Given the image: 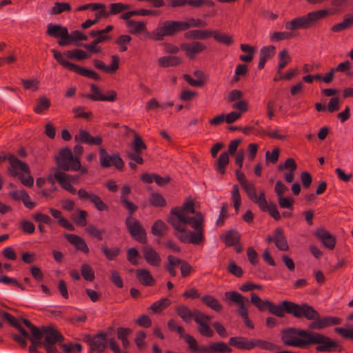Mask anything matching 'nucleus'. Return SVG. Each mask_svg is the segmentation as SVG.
I'll return each mask as SVG.
<instances>
[{"mask_svg":"<svg viewBox=\"0 0 353 353\" xmlns=\"http://www.w3.org/2000/svg\"><path fill=\"white\" fill-rule=\"evenodd\" d=\"M168 222L181 242L193 245L204 242L205 216L201 212H195L192 199L185 201L181 207L172 208Z\"/></svg>","mask_w":353,"mask_h":353,"instance_id":"nucleus-1","label":"nucleus"},{"mask_svg":"<svg viewBox=\"0 0 353 353\" xmlns=\"http://www.w3.org/2000/svg\"><path fill=\"white\" fill-rule=\"evenodd\" d=\"M268 310L279 317H283L285 312L296 318L305 317L307 320L314 319L318 316V312L310 305H299L288 301H283L281 305H274L271 302Z\"/></svg>","mask_w":353,"mask_h":353,"instance_id":"nucleus-2","label":"nucleus"},{"mask_svg":"<svg viewBox=\"0 0 353 353\" xmlns=\"http://www.w3.org/2000/svg\"><path fill=\"white\" fill-rule=\"evenodd\" d=\"M335 11L329 9L314 10L292 19L285 23V28L288 30H296L300 29H310L315 26L321 20L329 15L333 14Z\"/></svg>","mask_w":353,"mask_h":353,"instance_id":"nucleus-3","label":"nucleus"},{"mask_svg":"<svg viewBox=\"0 0 353 353\" xmlns=\"http://www.w3.org/2000/svg\"><path fill=\"white\" fill-rule=\"evenodd\" d=\"M10 167L9 172L13 176H18L21 183L26 187H32L34 183V179L30 175V170L28 165L19 160L15 156L10 155L8 157Z\"/></svg>","mask_w":353,"mask_h":353,"instance_id":"nucleus-4","label":"nucleus"},{"mask_svg":"<svg viewBox=\"0 0 353 353\" xmlns=\"http://www.w3.org/2000/svg\"><path fill=\"white\" fill-rule=\"evenodd\" d=\"M309 334L310 331L289 328L283 331L281 339L286 345L303 348L307 346Z\"/></svg>","mask_w":353,"mask_h":353,"instance_id":"nucleus-5","label":"nucleus"},{"mask_svg":"<svg viewBox=\"0 0 353 353\" xmlns=\"http://www.w3.org/2000/svg\"><path fill=\"white\" fill-rule=\"evenodd\" d=\"M51 52L53 53L54 57L57 61L63 67L68 69L69 70L74 72L83 77H86L94 80H98L100 79V76L96 72L88 70L85 68L69 62L68 61V58L66 54V52L61 53L55 49H52Z\"/></svg>","mask_w":353,"mask_h":353,"instance_id":"nucleus-6","label":"nucleus"},{"mask_svg":"<svg viewBox=\"0 0 353 353\" xmlns=\"http://www.w3.org/2000/svg\"><path fill=\"white\" fill-rule=\"evenodd\" d=\"M181 21H165L159 23L157 27L151 32L150 37L155 41H161L165 37L173 36L183 31Z\"/></svg>","mask_w":353,"mask_h":353,"instance_id":"nucleus-7","label":"nucleus"},{"mask_svg":"<svg viewBox=\"0 0 353 353\" xmlns=\"http://www.w3.org/2000/svg\"><path fill=\"white\" fill-rule=\"evenodd\" d=\"M41 334L44 338L41 345L47 353H57V347L63 340V336L54 328L51 327H43Z\"/></svg>","mask_w":353,"mask_h":353,"instance_id":"nucleus-8","label":"nucleus"},{"mask_svg":"<svg viewBox=\"0 0 353 353\" xmlns=\"http://www.w3.org/2000/svg\"><path fill=\"white\" fill-rule=\"evenodd\" d=\"M57 165L63 170H70L77 171L80 169L81 162L77 157H74L71 150L68 148L61 149L56 157Z\"/></svg>","mask_w":353,"mask_h":353,"instance_id":"nucleus-9","label":"nucleus"},{"mask_svg":"<svg viewBox=\"0 0 353 353\" xmlns=\"http://www.w3.org/2000/svg\"><path fill=\"white\" fill-rule=\"evenodd\" d=\"M307 339V345L310 344L318 345L316 347L318 352H330L332 347L336 345L335 341L319 333L310 332Z\"/></svg>","mask_w":353,"mask_h":353,"instance_id":"nucleus-10","label":"nucleus"},{"mask_svg":"<svg viewBox=\"0 0 353 353\" xmlns=\"http://www.w3.org/2000/svg\"><path fill=\"white\" fill-rule=\"evenodd\" d=\"M225 296L237 305L238 312L242 318L248 316L249 301L247 298L234 291L226 292Z\"/></svg>","mask_w":353,"mask_h":353,"instance_id":"nucleus-11","label":"nucleus"},{"mask_svg":"<svg viewBox=\"0 0 353 353\" xmlns=\"http://www.w3.org/2000/svg\"><path fill=\"white\" fill-rule=\"evenodd\" d=\"M100 164L103 168L114 166L118 170H121L124 165L123 161L117 154H109L103 148L99 150Z\"/></svg>","mask_w":353,"mask_h":353,"instance_id":"nucleus-12","label":"nucleus"},{"mask_svg":"<svg viewBox=\"0 0 353 353\" xmlns=\"http://www.w3.org/2000/svg\"><path fill=\"white\" fill-rule=\"evenodd\" d=\"M77 194L80 200L91 202L99 211H105L108 210L107 205L97 194L94 192L81 188L79 190Z\"/></svg>","mask_w":353,"mask_h":353,"instance_id":"nucleus-13","label":"nucleus"},{"mask_svg":"<svg viewBox=\"0 0 353 353\" xmlns=\"http://www.w3.org/2000/svg\"><path fill=\"white\" fill-rule=\"evenodd\" d=\"M126 225L130 234L134 239L142 243L146 242L145 230L137 220L130 216L126 219Z\"/></svg>","mask_w":353,"mask_h":353,"instance_id":"nucleus-14","label":"nucleus"},{"mask_svg":"<svg viewBox=\"0 0 353 353\" xmlns=\"http://www.w3.org/2000/svg\"><path fill=\"white\" fill-rule=\"evenodd\" d=\"M24 325L29 329L31 336L30 337L32 345L29 347L30 353H35L38 347L42 345L41 339L42 334L41 330L36 326L33 325L29 320H23Z\"/></svg>","mask_w":353,"mask_h":353,"instance_id":"nucleus-15","label":"nucleus"},{"mask_svg":"<svg viewBox=\"0 0 353 353\" xmlns=\"http://www.w3.org/2000/svg\"><path fill=\"white\" fill-rule=\"evenodd\" d=\"M318 316L314 319L313 322L310 325V328L314 330H322L325 327L339 325L342 322V319L336 316H324L319 318Z\"/></svg>","mask_w":353,"mask_h":353,"instance_id":"nucleus-16","label":"nucleus"},{"mask_svg":"<svg viewBox=\"0 0 353 353\" xmlns=\"http://www.w3.org/2000/svg\"><path fill=\"white\" fill-rule=\"evenodd\" d=\"M87 341L90 348L91 353H101L104 351L107 345L106 334L101 333L94 336H89Z\"/></svg>","mask_w":353,"mask_h":353,"instance_id":"nucleus-17","label":"nucleus"},{"mask_svg":"<svg viewBox=\"0 0 353 353\" xmlns=\"http://www.w3.org/2000/svg\"><path fill=\"white\" fill-rule=\"evenodd\" d=\"M117 94L114 90H108L103 94L99 88L95 85H91V94L88 98L94 101L114 102L117 99Z\"/></svg>","mask_w":353,"mask_h":353,"instance_id":"nucleus-18","label":"nucleus"},{"mask_svg":"<svg viewBox=\"0 0 353 353\" xmlns=\"http://www.w3.org/2000/svg\"><path fill=\"white\" fill-rule=\"evenodd\" d=\"M266 240L268 242H274L276 248L280 250L286 251L289 248L286 238L280 228L275 229L273 236H268Z\"/></svg>","mask_w":353,"mask_h":353,"instance_id":"nucleus-19","label":"nucleus"},{"mask_svg":"<svg viewBox=\"0 0 353 353\" xmlns=\"http://www.w3.org/2000/svg\"><path fill=\"white\" fill-rule=\"evenodd\" d=\"M93 63L96 68L108 74H113L119 69V57L117 55H112L111 64L109 65H106L103 61L99 59H94Z\"/></svg>","mask_w":353,"mask_h":353,"instance_id":"nucleus-20","label":"nucleus"},{"mask_svg":"<svg viewBox=\"0 0 353 353\" xmlns=\"http://www.w3.org/2000/svg\"><path fill=\"white\" fill-rule=\"evenodd\" d=\"M54 178L60 184L61 188L72 194H75L76 190L70 183L72 181L76 179L73 176L62 172H57L54 174Z\"/></svg>","mask_w":353,"mask_h":353,"instance_id":"nucleus-21","label":"nucleus"},{"mask_svg":"<svg viewBox=\"0 0 353 353\" xmlns=\"http://www.w3.org/2000/svg\"><path fill=\"white\" fill-rule=\"evenodd\" d=\"M181 48L190 59H194L195 56L206 49V46L200 42L196 41L191 43H183Z\"/></svg>","mask_w":353,"mask_h":353,"instance_id":"nucleus-22","label":"nucleus"},{"mask_svg":"<svg viewBox=\"0 0 353 353\" xmlns=\"http://www.w3.org/2000/svg\"><path fill=\"white\" fill-rule=\"evenodd\" d=\"M315 235L321 241L322 243L327 248L332 250L334 248L336 243L334 237L332 236L325 229H317L315 232Z\"/></svg>","mask_w":353,"mask_h":353,"instance_id":"nucleus-23","label":"nucleus"},{"mask_svg":"<svg viewBox=\"0 0 353 353\" xmlns=\"http://www.w3.org/2000/svg\"><path fill=\"white\" fill-rule=\"evenodd\" d=\"M230 345L242 350H251L255 347V342L250 341L244 337H231L229 341Z\"/></svg>","mask_w":353,"mask_h":353,"instance_id":"nucleus-24","label":"nucleus"},{"mask_svg":"<svg viewBox=\"0 0 353 353\" xmlns=\"http://www.w3.org/2000/svg\"><path fill=\"white\" fill-rule=\"evenodd\" d=\"M66 239L72 244L77 250L84 253L89 252V248L85 241L80 236L73 234H66L64 235Z\"/></svg>","mask_w":353,"mask_h":353,"instance_id":"nucleus-25","label":"nucleus"},{"mask_svg":"<svg viewBox=\"0 0 353 353\" xmlns=\"http://www.w3.org/2000/svg\"><path fill=\"white\" fill-rule=\"evenodd\" d=\"M75 139L90 145H99L102 143V139L100 136L93 137L88 132L83 130L79 132V136H76Z\"/></svg>","mask_w":353,"mask_h":353,"instance_id":"nucleus-26","label":"nucleus"},{"mask_svg":"<svg viewBox=\"0 0 353 353\" xmlns=\"http://www.w3.org/2000/svg\"><path fill=\"white\" fill-rule=\"evenodd\" d=\"M136 276L138 281L145 286H152L155 281L150 272L145 269H138L136 270Z\"/></svg>","mask_w":353,"mask_h":353,"instance_id":"nucleus-27","label":"nucleus"},{"mask_svg":"<svg viewBox=\"0 0 353 353\" xmlns=\"http://www.w3.org/2000/svg\"><path fill=\"white\" fill-rule=\"evenodd\" d=\"M126 27L129 29V32L132 34H139L145 32L147 34H150L147 31L146 23L144 21H139L133 20L132 21H128Z\"/></svg>","mask_w":353,"mask_h":353,"instance_id":"nucleus-28","label":"nucleus"},{"mask_svg":"<svg viewBox=\"0 0 353 353\" xmlns=\"http://www.w3.org/2000/svg\"><path fill=\"white\" fill-rule=\"evenodd\" d=\"M143 256L150 265L158 266L161 263L159 254L152 248H145L143 250Z\"/></svg>","mask_w":353,"mask_h":353,"instance_id":"nucleus-29","label":"nucleus"},{"mask_svg":"<svg viewBox=\"0 0 353 353\" xmlns=\"http://www.w3.org/2000/svg\"><path fill=\"white\" fill-rule=\"evenodd\" d=\"M231 348L225 343H214L209 346H204L203 353H225L230 352Z\"/></svg>","mask_w":353,"mask_h":353,"instance_id":"nucleus-30","label":"nucleus"},{"mask_svg":"<svg viewBox=\"0 0 353 353\" xmlns=\"http://www.w3.org/2000/svg\"><path fill=\"white\" fill-rule=\"evenodd\" d=\"M181 63V59L176 56H164L159 58L158 64L163 68L176 66Z\"/></svg>","mask_w":353,"mask_h":353,"instance_id":"nucleus-31","label":"nucleus"},{"mask_svg":"<svg viewBox=\"0 0 353 353\" xmlns=\"http://www.w3.org/2000/svg\"><path fill=\"white\" fill-rule=\"evenodd\" d=\"M278 60L277 72L281 73V70L292 61V57L287 49H283L279 52Z\"/></svg>","mask_w":353,"mask_h":353,"instance_id":"nucleus-32","label":"nucleus"},{"mask_svg":"<svg viewBox=\"0 0 353 353\" xmlns=\"http://www.w3.org/2000/svg\"><path fill=\"white\" fill-rule=\"evenodd\" d=\"M212 35V31L194 30L185 33V37L188 39H205Z\"/></svg>","mask_w":353,"mask_h":353,"instance_id":"nucleus-33","label":"nucleus"},{"mask_svg":"<svg viewBox=\"0 0 353 353\" xmlns=\"http://www.w3.org/2000/svg\"><path fill=\"white\" fill-rule=\"evenodd\" d=\"M240 48L242 52L245 53V54H241L239 57L240 60L245 63L250 62L254 58V54L256 50V48L248 44L243 43L241 44Z\"/></svg>","mask_w":353,"mask_h":353,"instance_id":"nucleus-34","label":"nucleus"},{"mask_svg":"<svg viewBox=\"0 0 353 353\" xmlns=\"http://www.w3.org/2000/svg\"><path fill=\"white\" fill-rule=\"evenodd\" d=\"M68 28L60 25L50 23L48 26L47 34L51 37L59 38L67 35Z\"/></svg>","mask_w":353,"mask_h":353,"instance_id":"nucleus-35","label":"nucleus"},{"mask_svg":"<svg viewBox=\"0 0 353 353\" xmlns=\"http://www.w3.org/2000/svg\"><path fill=\"white\" fill-rule=\"evenodd\" d=\"M353 25V15L349 14L344 17L343 21L341 23L334 25L331 30L332 32H339L345 30Z\"/></svg>","mask_w":353,"mask_h":353,"instance_id":"nucleus-36","label":"nucleus"},{"mask_svg":"<svg viewBox=\"0 0 353 353\" xmlns=\"http://www.w3.org/2000/svg\"><path fill=\"white\" fill-rule=\"evenodd\" d=\"M250 301L259 310L263 311L265 308H269L271 302L268 300H262L258 295L255 293H252L250 295Z\"/></svg>","mask_w":353,"mask_h":353,"instance_id":"nucleus-37","label":"nucleus"},{"mask_svg":"<svg viewBox=\"0 0 353 353\" xmlns=\"http://www.w3.org/2000/svg\"><path fill=\"white\" fill-rule=\"evenodd\" d=\"M212 36L216 41L226 46L232 45L234 43V39L232 36L222 33L217 30L212 31Z\"/></svg>","mask_w":353,"mask_h":353,"instance_id":"nucleus-38","label":"nucleus"},{"mask_svg":"<svg viewBox=\"0 0 353 353\" xmlns=\"http://www.w3.org/2000/svg\"><path fill=\"white\" fill-rule=\"evenodd\" d=\"M183 338L188 344V347L191 352L194 353H203L204 346H199L193 336L185 334Z\"/></svg>","mask_w":353,"mask_h":353,"instance_id":"nucleus-39","label":"nucleus"},{"mask_svg":"<svg viewBox=\"0 0 353 353\" xmlns=\"http://www.w3.org/2000/svg\"><path fill=\"white\" fill-rule=\"evenodd\" d=\"M240 236L234 230H230L223 236V241L226 246H232L239 243Z\"/></svg>","mask_w":353,"mask_h":353,"instance_id":"nucleus-40","label":"nucleus"},{"mask_svg":"<svg viewBox=\"0 0 353 353\" xmlns=\"http://www.w3.org/2000/svg\"><path fill=\"white\" fill-rule=\"evenodd\" d=\"M168 264L165 266V268L168 270L171 276H175L176 274V268L179 266L181 264V260L172 255H170L168 257Z\"/></svg>","mask_w":353,"mask_h":353,"instance_id":"nucleus-41","label":"nucleus"},{"mask_svg":"<svg viewBox=\"0 0 353 353\" xmlns=\"http://www.w3.org/2000/svg\"><path fill=\"white\" fill-rule=\"evenodd\" d=\"M229 163V154L228 152L221 153L216 163V170L221 174H224L225 172V168Z\"/></svg>","mask_w":353,"mask_h":353,"instance_id":"nucleus-42","label":"nucleus"},{"mask_svg":"<svg viewBox=\"0 0 353 353\" xmlns=\"http://www.w3.org/2000/svg\"><path fill=\"white\" fill-rule=\"evenodd\" d=\"M201 300L208 307L216 312H220L222 310V305L220 304L219 301L212 296H204L202 297Z\"/></svg>","mask_w":353,"mask_h":353,"instance_id":"nucleus-43","label":"nucleus"},{"mask_svg":"<svg viewBox=\"0 0 353 353\" xmlns=\"http://www.w3.org/2000/svg\"><path fill=\"white\" fill-rule=\"evenodd\" d=\"M183 30H186L190 28L201 27L203 28L207 26V23L200 19L190 18L188 21H181Z\"/></svg>","mask_w":353,"mask_h":353,"instance_id":"nucleus-44","label":"nucleus"},{"mask_svg":"<svg viewBox=\"0 0 353 353\" xmlns=\"http://www.w3.org/2000/svg\"><path fill=\"white\" fill-rule=\"evenodd\" d=\"M131 41L132 37L130 35L122 34L119 36L115 41V43L118 46L119 51L121 52H125Z\"/></svg>","mask_w":353,"mask_h":353,"instance_id":"nucleus-45","label":"nucleus"},{"mask_svg":"<svg viewBox=\"0 0 353 353\" xmlns=\"http://www.w3.org/2000/svg\"><path fill=\"white\" fill-rule=\"evenodd\" d=\"M131 332L132 331L130 328L119 327L117 329V338L121 341L124 348H127L130 345L128 337Z\"/></svg>","mask_w":353,"mask_h":353,"instance_id":"nucleus-46","label":"nucleus"},{"mask_svg":"<svg viewBox=\"0 0 353 353\" xmlns=\"http://www.w3.org/2000/svg\"><path fill=\"white\" fill-rule=\"evenodd\" d=\"M231 200L233 202L234 208L236 212L237 213L241 204V197L240 195L239 188L237 185H234L232 186L231 192Z\"/></svg>","mask_w":353,"mask_h":353,"instance_id":"nucleus-47","label":"nucleus"},{"mask_svg":"<svg viewBox=\"0 0 353 353\" xmlns=\"http://www.w3.org/2000/svg\"><path fill=\"white\" fill-rule=\"evenodd\" d=\"M71 10V6L68 3L56 2L50 10L51 14H59L63 12H69Z\"/></svg>","mask_w":353,"mask_h":353,"instance_id":"nucleus-48","label":"nucleus"},{"mask_svg":"<svg viewBox=\"0 0 353 353\" xmlns=\"http://www.w3.org/2000/svg\"><path fill=\"white\" fill-rule=\"evenodd\" d=\"M66 54L68 56V58L74 59L78 61L86 59L90 57V55L86 52L80 49L68 50L66 51Z\"/></svg>","mask_w":353,"mask_h":353,"instance_id":"nucleus-49","label":"nucleus"},{"mask_svg":"<svg viewBox=\"0 0 353 353\" xmlns=\"http://www.w3.org/2000/svg\"><path fill=\"white\" fill-rule=\"evenodd\" d=\"M130 8V5L129 4H125L123 3H112L110 4V11L108 12V14L111 15L117 14Z\"/></svg>","mask_w":353,"mask_h":353,"instance_id":"nucleus-50","label":"nucleus"},{"mask_svg":"<svg viewBox=\"0 0 353 353\" xmlns=\"http://www.w3.org/2000/svg\"><path fill=\"white\" fill-rule=\"evenodd\" d=\"M50 105V100L46 97H41L38 99L37 105L34 107V110L36 113L41 114L43 111L48 110Z\"/></svg>","mask_w":353,"mask_h":353,"instance_id":"nucleus-51","label":"nucleus"},{"mask_svg":"<svg viewBox=\"0 0 353 353\" xmlns=\"http://www.w3.org/2000/svg\"><path fill=\"white\" fill-rule=\"evenodd\" d=\"M171 304V301L168 299H161L150 306V310L154 312H160Z\"/></svg>","mask_w":353,"mask_h":353,"instance_id":"nucleus-52","label":"nucleus"},{"mask_svg":"<svg viewBox=\"0 0 353 353\" xmlns=\"http://www.w3.org/2000/svg\"><path fill=\"white\" fill-rule=\"evenodd\" d=\"M176 312L178 315L186 323L190 322L194 316L190 310L185 305L179 306L176 308Z\"/></svg>","mask_w":353,"mask_h":353,"instance_id":"nucleus-53","label":"nucleus"},{"mask_svg":"<svg viewBox=\"0 0 353 353\" xmlns=\"http://www.w3.org/2000/svg\"><path fill=\"white\" fill-rule=\"evenodd\" d=\"M232 108L235 112L239 113L242 117L243 113H245L249 110V103L245 100H239L232 105Z\"/></svg>","mask_w":353,"mask_h":353,"instance_id":"nucleus-54","label":"nucleus"},{"mask_svg":"<svg viewBox=\"0 0 353 353\" xmlns=\"http://www.w3.org/2000/svg\"><path fill=\"white\" fill-rule=\"evenodd\" d=\"M293 37L292 33L289 32H274L270 34V38L272 42H277L286 39H289Z\"/></svg>","mask_w":353,"mask_h":353,"instance_id":"nucleus-55","label":"nucleus"},{"mask_svg":"<svg viewBox=\"0 0 353 353\" xmlns=\"http://www.w3.org/2000/svg\"><path fill=\"white\" fill-rule=\"evenodd\" d=\"M87 215L85 210H79L78 214H73L72 218L77 225L84 227L87 225Z\"/></svg>","mask_w":353,"mask_h":353,"instance_id":"nucleus-56","label":"nucleus"},{"mask_svg":"<svg viewBox=\"0 0 353 353\" xmlns=\"http://www.w3.org/2000/svg\"><path fill=\"white\" fill-rule=\"evenodd\" d=\"M167 228L166 224L161 220H157L152 226V233L157 236H161Z\"/></svg>","mask_w":353,"mask_h":353,"instance_id":"nucleus-57","label":"nucleus"},{"mask_svg":"<svg viewBox=\"0 0 353 353\" xmlns=\"http://www.w3.org/2000/svg\"><path fill=\"white\" fill-rule=\"evenodd\" d=\"M297 168V164L292 158H288L285 160L284 163L280 164L278 166V170L281 172L288 170L290 172H294Z\"/></svg>","mask_w":353,"mask_h":353,"instance_id":"nucleus-58","label":"nucleus"},{"mask_svg":"<svg viewBox=\"0 0 353 353\" xmlns=\"http://www.w3.org/2000/svg\"><path fill=\"white\" fill-rule=\"evenodd\" d=\"M60 348H62L65 353H80L82 346L79 343H61Z\"/></svg>","mask_w":353,"mask_h":353,"instance_id":"nucleus-59","label":"nucleus"},{"mask_svg":"<svg viewBox=\"0 0 353 353\" xmlns=\"http://www.w3.org/2000/svg\"><path fill=\"white\" fill-rule=\"evenodd\" d=\"M81 274L85 281H92L94 279V271L88 264L85 263L81 265Z\"/></svg>","mask_w":353,"mask_h":353,"instance_id":"nucleus-60","label":"nucleus"},{"mask_svg":"<svg viewBox=\"0 0 353 353\" xmlns=\"http://www.w3.org/2000/svg\"><path fill=\"white\" fill-rule=\"evenodd\" d=\"M150 203L155 207H163L166 205L165 199L159 193L152 194L150 199Z\"/></svg>","mask_w":353,"mask_h":353,"instance_id":"nucleus-61","label":"nucleus"},{"mask_svg":"<svg viewBox=\"0 0 353 353\" xmlns=\"http://www.w3.org/2000/svg\"><path fill=\"white\" fill-rule=\"evenodd\" d=\"M352 68V63L349 61H345L343 62L340 63L337 65L335 68H333L332 69L334 71L336 72H344L347 75H351L350 70Z\"/></svg>","mask_w":353,"mask_h":353,"instance_id":"nucleus-62","label":"nucleus"},{"mask_svg":"<svg viewBox=\"0 0 353 353\" xmlns=\"http://www.w3.org/2000/svg\"><path fill=\"white\" fill-rule=\"evenodd\" d=\"M251 200L256 203L261 210H264L269 204L265 199V192L263 191H262L259 196L256 194L255 196L252 198Z\"/></svg>","mask_w":353,"mask_h":353,"instance_id":"nucleus-63","label":"nucleus"},{"mask_svg":"<svg viewBox=\"0 0 353 353\" xmlns=\"http://www.w3.org/2000/svg\"><path fill=\"white\" fill-rule=\"evenodd\" d=\"M275 53V47L274 46H264L260 50V57L268 60L272 58Z\"/></svg>","mask_w":353,"mask_h":353,"instance_id":"nucleus-64","label":"nucleus"}]
</instances>
